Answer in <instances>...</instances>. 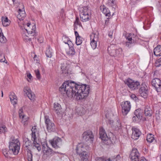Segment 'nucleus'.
I'll list each match as a JSON object with an SVG mask.
<instances>
[{
    "label": "nucleus",
    "mask_w": 161,
    "mask_h": 161,
    "mask_svg": "<svg viewBox=\"0 0 161 161\" xmlns=\"http://www.w3.org/2000/svg\"><path fill=\"white\" fill-rule=\"evenodd\" d=\"M100 9L106 16L110 17L111 15L110 12L108 8L104 5H101L100 7Z\"/></svg>",
    "instance_id": "4be33fe9"
},
{
    "label": "nucleus",
    "mask_w": 161,
    "mask_h": 161,
    "mask_svg": "<svg viewBox=\"0 0 161 161\" xmlns=\"http://www.w3.org/2000/svg\"><path fill=\"white\" fill-rule=\"evenodd\" d=\"M13 2L14 1V0H12Z\"/></svg>",
    "instance_id": "774afa93"
},
{
    "label": "nucleus",
    "mask_w": 161,
    "mask_h": 161,
    "mask_svg": "<svg viewBox=\"0 0 161 161\" xmlns=\"http://www.w3.org/2000/svg\"><path fill=\"white\" fill-rule=\"evenodd\" d=\"M78 154L80 158L82 161H88L89 155L86 151H83Z\"/></svg>",
    "instance_id": "5701e85b"
},
{
    "label": "nucleus",
    "mask_w": 161,
    "mask_h": 161,
    "mask_svg": "<svg viewBox=\"0 0 161 161\" xmlns=\"http://www.w3.org/2000/svg\"><path fill=\"white\" fill-rule=\"evenodd\" d=\"M136 116L138 119H141L143 115V111L141 109L139 108L136 110L134 112Z\"/></svg>",
    "instance_id": "a878e982"
},
{
    "label": "nucleus",
    "mask_w": 161,
    "mask_h": 161,
    "mask_svg": "<svg viewBox=\"0 0 161 161\" xmlns=\"http://www.w3.org/2000/svg\"><path fill=\"white\" fill-rule=\"evenodd\" d=\"M6 41V38L4 36L2 33H0V42H1L4 43Z\"/></svg>",
    "instance_id": "58836bf2"
},
{
    "label": "nucleus",
    "mask_w": 161,
    "mask_h": 161,
    "mask_svg": "<svg viewBox=\"0 0 161 161\" xmlns=\"http://www.w3.org/2000/svg\"><path fill=\"white\" fill-rule=\"evenodd\" d=\"M122 52V49L121 48H119L118 49H116L115 54L116 56L119 55Z\"/></svg>",
    "instance_id": "37998d69"
},
{
    "label": "nucleus",
    "mask_w": 161,
    "mask_h": 161,
    "mask_svg": "<svg viewBox=\"0 0 161 161\" xmlns=\"http://www.w3.org/2000/svg\"><path fill=\"white\" fill-rule=\"evenodd\" d=\"M122 108V113L124 115H126L130 109L131 104L129 101L122 102L121 104Z\"/></svg>",
    "instance_id": "6e6552de"
},
{
    "label": "nucleus",
    "mask_w": 161,
    "mask_h": 161,
    "mask_svg": "<svg viewBox=\"0 0 161 161\" xmlns=\"http://www.w3.org/2000/svg\"><path fill=\"white\" fill-rule=\"evenodd\" d=\"M158 63H159L157 65H156V66H159L161 65V58H159L158 61H157V62H156V64H158Z\"/></svg>",
    "instance_id": "3c124183"
},
{
    "label": "nucleus",
    "mask_w": 161,
    "mask_h": 161,
    "mask_svg": "<svg viewBox=\"0 0 161 161\" xmlns=\"http://www.w3.org/2000/svg\"><path fill=\"white\" fill-rule=\"evenodd\" d=\"M113 36V33L112 32L111 33L110 32L108 34V36L112 38Z\"/></svg>",
    "instance_id": "13d9d810"
},
{
    "label": "nucleus",
    "mask_w": 161,
    "mask_h": 161,
    "mask_svg": "<svg viewBox=\"0 0 161 161\" xmlns=\"http://www.w3.org/2000/svg\"><path fill=\"white\" fill-rule=\"evenodd\" d=\"M148 88L145 84L142 83L141 85V87L139 90L140 95L142 97L145 98L147 96Z\"/></svg>",
    "instance_id": "dca6fc26"
},
{
    "label": "nucleus",
    "mask_w": 161,
    "mask_h": 161,
    "mask_svg": "<svg viewBox=\"0 0 161 161\" xmlns=\"http://www.w3.org/2000/svg\"><path fill=\"white\" fill-rule=\"evenodd\" d=\"M9 98L11 103L14 106L17 103V97L14 93H11V94L9 95Z\"/></svg>",
    "instance_id": "393cba45"
},
{
    "label": "nucleus",
    "mask_w": 161,
    "mask_h": 161,
    "mask_svg": "<svg viewBox=\"0 0 161 161\" xmlns=\"http://www.w3.org/2000/svg\"><path fill=\"white\" fill-rule=\"evenodd\" d=\"M62 40L65 44H68L69 46L70 45H73L72 42L69 40V38L66 36H63Z\"/></svg>",
    "instance_id": "72a5a7b5"
},
{
    "label": "nucleus",
    "mask_w": 161,
    "mask_h": 161,
    "mask_svg": "<svg viewBox=\"0 0 161 161\" xmlns=\"http://www.w3.org/2000/svg\"><path fill=\"white\" fill-rule=\"evenodd\" d=\"M99 135L100 138L103 141L105 142L107 141L106 144H109L110 142V140L109 138L107 136V134L105 132V130L103 127H101L99 129Z\"/></svg>",
    "instance_id": "9b49d317"
},
{
    "label": "nucleus",
    "mask_w": 161,
    "mask_h": 161,
    "mask_svg": "<svg viewBox=\"0 0 161 161\" xmlns=\"http://www.w3.org/2000/svg\"><path fill=\"white\" fill-rule=\"evenodd\" d=\"M108 4L114 9L116 7V2L115 0H108Z\"/></svg>",
    "instance_id": "7c9ffc66"
},
{
    "label": "nucleus",
    "mask_w": 161,
    "mask_h": 161,
    "mask_svg": "<svg viewBox=\"0 0 161 161\" xmlns=\"http://www.w3.org/2000/svg\"><path fill=\"white\" fill-rule=\"evenodd\" d=\"M18 14L17 15V17L20 21L21 20H23L25 17L26 14L25 11L24 10H21L20 9H19L18 11Z\"/></svg>",
    "instance_id": "b1692460"
},
{
    "label": "nucleus",
    "mask_w": 161,
    "mask_h": 161,
    "mask_svg": "<svg viewBox=\"0 0 161 161\" xmlns=\"http://www.w3.org/2000/svg\"><path fill=\"white\" fill-rule=\"evenodd\" d=\"M85 145L83 143H80L78 144L76 149L77 153L78 154L83 151H85Z\"/></svg>",
    "instance_id": "412c9836"
},
{
    "label": "nucleus",
    "mask_w": 161,
    "mask_h": 161,
    "mask_svg": "<svg viewBox=\"0 0 161 161\" xmlns=\"http://www.w3.org/2000/svg\"><path fill=\"white\" fill-rule=\"evenodd\" d=\"M73 45H70L69 46V48L66 50V53L69 55H73L75 54V52Z\"/></svg>",
    "instance_id": "bb28decb"
},
{
    "label": "nucleus",
    "mask_w": 161,
    "mask_h": 161,
    "mask_svg": "<svg viewBox=\"0 0 161 161\" xmlns=\"http://www.w3.org/2000/svg\"><path fill=\"white\" fill-rule=\"evenodd\" d=\"M19 114L20 118L23 119L24 118L25 115L23 114V110L22 108L19 109Z\"/></svg>",
    "instance_id": "a19ab883"
},
{
    "label": "nucleus",
    "mask_w": 161,
    "mask_h": 161,
    "mask_svg": "<svg viewBox=\"0 0 161 161\" xmlns=\"http://www.w3.org/2000/svg\"><path fill=\"white\" fill-rule=\"evenodd\" d=\"M127 39H128V42H131V43H133L134 42V40L132 39V38L131 37H130V36H128Z\"/></svg>",
    "instance_id": "09e8293b"
},
{
    "label": "nucleus",
    "mask_w": 161,
    "mask_h": 161,
    "mask_svg": "<svg viewBox=\"0 0 161 161\" xmlns=\"http://www.w3.org/2000/svg\"><path fill=\"white\" fill-rule=\"evenodd\" d=\"M83 139L86 141L92 142L93 139V136L92 132L90 130H87L84 132L82 135Z\"/></svg>",
    "instance_id": "9d476101"
},
{
    "label": "nucleus",
    "mask_w": 161,
    "mask_h": 161,
    "mask_svg": "<svg viewBox=\"0 0 161 161\" xmlns=\"http://www.w3.org/2000/svg\"><path fill=\"white\" fill-rule=\"evenodd\" d=\"M153 53L154 54L157 56H161V46L158 45L153 50Z\"/></svg>",
    "instance_id": "cd10ccee"
},
{
    "label": "nucleus",
    "mask_w": 161,
    "mask_h": 161,
    "mask_svg": "<svg viewBox=\"0 0 161 161\" xmlns=\"http://www.w3.org/2000/svg\"><path fill=\"white\" fill-rule=\"evenodd\" d=\"M147 140L149 143L153 142L154 140V135L152 134H148L147 137Z\"/></svg>",
    "instance_id": "2f4dec72"
},
{
    "label": "nucleus",
    "mask_w": 161,
    "mask_h": 161,
    "mask_svg": "<svg viewBox=\"0 0 161 161\" xmlns=\"http://www.w3.org/2000/svg\"><path fill=\"white\" fill-rule=\"evenodd\" d=\"M25 28L27 31L28 35L25 33L23 34V37L24 41L26 42L31 41V36H33L36 34V26L35 25H31L29 23L24 25Z\"/></svg>",
    "instance_id": "f03ea898"
},
{
    "label": "nucleus",
    "mask_w": 161,
    "mask_h": 161,
    "mask_svg": "<svg viewBox=\"0 0 161 161\" xmlns=\"http://www.w3.org/2000/svg\"><path fill=\"white\" fill-rule=\"evenodd\" d=\"M136 116H134L133 117L132 119H133V120L134 121L136 120Z\"/></svg>",
    "instance_id": "680f3d73"
},
{
    "label": "nucleus",
    "mask_w": 161,
    "mask_h": 161,
    "mask_svg": "<svg viewBox=\"0 0 161 161\" xmlns=\"http://www.w3.org/2000/svg\"><path fill=\"white\" fill-rule=\"evenodd\" d=\"M34 61L36 62V63H39L40 62L39 59L37 57V55L36 54L34 55L33 58Z\"/></svg>",
    "instance_id": "49530a36"
},
{
    "label": "nucleus",
    "mask_w": 161,
    "mask_h": 161,
    "mask_svg": "<svg viewBox=\"0 0 161 161\" xmlns=\"http://www.w3.org/2000/svg\"><path fill=\"white\" fill-rule=\"evenodd\" d=\"M107 123L109 124L110 125H112L113 123V121L112 120L108 119L107 121Z\"/></svg>",
    "instance_id": "5fc2aeb1"
},
{
    "label": "nucleus",
    "mask_w": 161,
    "mask_h": 161,
    "mask_svg": "<svg viewBox=\"0 0 161 161\" xmlns=\"http://www.w3.org/2000/svg\"><path fill=\"white\" fill-rule=\"evenodd\" d=\"M125 83L132 90L137 89L140 85L138 82H135L130 79H128L126 81Z\"/></svg>",
    "instance_id": "1a4fd4ad"
},
{
    "label": "nucleus",
    "mask_w": 161,
    "mask_h": 161,
    "mask_svg": "<svg viewBox=\"0 0 161 161\" xmlns=\"http://www.w3.org/2000/svg\"><path fill=\"white\" fill-rule=\"evenodd\" d=\"M46 54L47 57L51 58L52 56V52L51 50L49 48L47 49L46 52Z\"/></svg>",
    "instance_id": "4c0bfd02"
},
{
    "label": "nucleus",
    "mask_w": 161,
    "mask_h": 161,
    "mask_svg": "<svg viewBox=\"0 0 161 161\" xmlns=\"http://www.w3.org/2000/svg\"><path fill=\"white\" fill-rule=\"evenodd\" d=\"M116 46L114 45H112L108 47V50L109 54L110 56L113 57L116 56Z\"/></svg>",
    "instance_id": "aec40b11"
},
{
    "label": "nucleus",
    "mask_w": 161,
    "mask_h": 161,
    "mask_svg": "<svg viewBox=\"0 0 161 161\" xmlns=\"http://www.w3.org/2000/svg\"><path fill=\"white\" fill-rule=\"evenodd\" d=\"M28 81H30V80H28Z\"/></svg>",
    "instance_id": "69168bd1"
},
{
    "label": "nucleus",
    "mask_w": 161,
    "mask_h": 161,
    "mask_svg": "<svg viewBox=\"0 0 161 161\" xmlns=\"http://www.w3.org/2000/svg\"><path fill=\"white\" fill-rule=\"evenodd\" d=\"M31 144V143L30 142H29V141H26L25 142V146L27 148V149H28V146H30Z\"/></svg>",
    "instance_id": "8fccbe9b"
},
{
    "label": "nucleus",
    "mask_w": 161,
    "mask_h": 161,
    "mask_svg": "<svg viewBox=\"0 0 161 161\" xmlns=\"http://www.w3.org/2000/svg\"><path fill=\"white\" fill-rule=\"evenodd\" d=\"M91 42L90 44L93 49H95L97 47V42L99 41L98 34L93 33L90 35Z\"/></svg>",
    "instance_id": "423d86ee"
},
{
    "label": "nucleus",
    "mask_w": 161,
    "mask_h": 161,
    "mask_svg": "<svg viewBox=\"0 0 161 161\" xmlns=\"http://www.w3.org/2000/svg\"><path fill=\"white\" fill-rule=\"evenodd\" d=\"M76 113H77L78 114L80 115H82L84 113V109L82 107L77 108L76 109Z\"/></svg>",
    "instance_id": "473e14b6"
},
{
    "label": "nucleus",
    "mask_w": 161,
    "mask_h": 161,
    "mask_svg": "<svg viewBox=\"0 0 161 161\" xmlns=\"http://www.w3.org/2000/svg\"><path fill=\"white\" fill-rule=\"evenodd\" d=\"M3 91H2V97H3Z\"/></svg>",
    "instance_id": "e2e57ef3"
},
{
    "label": "nucleus",
    "mask_w": 161,
    "mask_h": 161,
    "mask_svg": "<svg viewBox=\"0 0 161 161\" xmlns=\"http://www.w3.org/2000/svg\"><path fill=\"white\" fill-rule=\"evenodd\" d=\"M152 84L158 92H161V81L158 78L153 79L152 81Z\"/></svg>",
    "instance_id": "ddd939ff"
},
{
    "label": "nucleus",
    "mask_w": 161,
    "mask_h": 161,
    "mask_svg": "<svg viewBox=\"0 0 161 161\" xmlns=\"http://www.w3.org/2000/svg\"><path fill=\"white\" fill-rule=\"evenodd\" d=\"M75 35L76 36V38L77 37L80 36L79 35L78 32L77 31H75Z\"/></svg>",
    "instance_id": "6e6d98bb"
},
{
    "label": "nucleus",
    "mask_w": 161,
    "mask_h": 161,
    "mask_svg": "<svg viewBox=\"0 0 161 161\" xmlns=\"http://www.w3.org/2000/svg\"><path fill=\"white\" fill-rule=\"evenodd\" d=\"M42 150L44 155L47 156H49L53 155L55 152H54L51 148L48 147L47 144L42 145Z\"/></svg>",
    "instance_id": "4468645a"
},
{
    "label": "nucleus",
    "mask_w": 161,
    "mask_h": 161,
    "mask_svg": "<svg viewBox=\"0 0 161 161\" xmlns=\"http://www.w3.org/2000/svg\"><path fill=\"white\" fill-rule=\"evenodd\" d=\"M27 77L30 80H31V78H32V76L30 74H28L27 75Z\"/></svg>",
    "instance_id": "4d7b16f0"
},
{
    "label": "nucleus",
    "mask_w": 161,
    "mask_h": 161,
    "mask_svg": "<svg viewBox=\"0 0 161 161\" xmlns=\"http://www.w3.org/2000/svg\"><path fill=\"white\" fill-rule=\"evenodd\" d=\"M89 90V85H77L69 81L64 82L59 88L61 94L66 95L69 97H75L77 100L86 98L88 95Z\"/></svg>",
    "instance_id": "f257e3e1"
},
{
    "label": "nucleus",
    "mask_w": 161,
    "mask_h": 161,
    "mask_svg": "<svg viewBox=\"0 0 161 161\" xmlns=\"http://www.w3.org/2000/svg\"><path fill=\"white\" fill-rule=\"evenodd\" d=\"M53 110L58 116H60L62 114V108L61 105L58 103L53 104Z\"/></svg>",
    "instance_id": "6ab92c4d"
},
{
    "label": "nucleus",
    "mask_w": 161,
    "mask_h": 161,
    "mask_svg": "<svg viewBox=\"0 0 161 161\" xmlns=\"http://www.w3.org/2000/svg\"><path fill=\"white\" fill-rule=\"evenodd\" d=\"M27 158L28 161H32V154L29 150L27 151Z\"/></svg>",
    "instance_id": "c9c22d12"
},
{
    "label": "nucleus",
    "mask_w": 161,
    "mask_h": 161,
    "mask_svg": "<svg viewBox=\"0 0 161 161\" xmlns=\"http://www.w3.org/2000/svg\"><path fill=\"white\" fill-rule=\"evenodd\" d=\"M50 143L52 147L56 149L60 148L63 145L62 140L57 137H54Z\"/></svg>",
    "instance_id": "0eeeda50"
},
{
    "label": "nucleus",
    "mask_w": 161,
    "mask_h": 161,
    "mask_svg": "<svg viewBox=\"0 0 161 161\" xmlns=\"http://www.w3.org/2000/svg\"><path fill=\"white\" fill-rule=\"evenodd\" d=\"M60 15L62 18H64L65 15L64 10L63 9H62L61 10V11L60 13Z\"/></svg>",
    "instance_id": "de8ad7c7"
},
{
    "label": "nucleus",
    "mask_w": 161,
    "mask_h": 161,
    "mask_svg": "<svg viewBox=\"0 0 161 161\" xmlns=\"http://www.w3.org/2000/svg\"><path fill=\"white\" fill-rule=\"evenodd\" d=\"M79 11L81 20L83 22L88 21L91 17V12L88 7H84L80 8Z\"/></svg>",
    "instance_id": "20e7f679"
},
{
    "label": "nucleus",
    "mask_w": 161,
    "mask_h": 161,
    "mask_svg": "<svg viewBox=\"0 0 161 161\" xmlns=\"http://www.w3.org/2000/svg\"><path fill=\"white\" fill-rule=\"evenodd\" d=\"M133 43H131V42H126L125 45L127 47H131V46H130V45Z\"/></svg>",
    "instance_id": "603ef678"
},
{
    "label": "nucleus",
    "mask_w": 161,
    "mask_h": 161,
    "mask_svg": "<svg viewBox=\"0 0 161 161\" xmlns=\"http://www.w3.org/2000/svg\"><path fill=\"white\" fill-rule=\"evenodd\" d=\"M132 133L131 136V138L134 140H136L138 139L141 134V132L139 129L135 127L132 128Z\"/></svg>",
    "instance_id": "a211bd4d"
},
{
    "label": "nucleus",
    "mask_w": 161,
    "mask_h": 161,
    "mask_svg": "<svg viewBox=\"0 0 161 161\" xmlns=\"http://www.w3.org/2000/svg\"><path fill=\"white\" fill-rule=\"evenodd\" d=\"M31 131V140L33 142L32 146L33 148H36L39 152L41 151V148L40 144L37 142V140L39 137V131L35 126L32 127Z\"/></svg>",
    "instance_id": "7ed1b4c3"
},
{
    "label": "nucleus",
    "mask_w": 161,
    "mask_h": 161,
    "mask_svg": "<svg viewBox=\"0 0 161 161\" xmlns=\"http://www.w3.org/2000/svg\"><path fill=\"white\" fill-rule=\"evenodd\" d=\"M24 91L31 100L34 101L35 100V95L31 91L28 87L26 86L25 87Z\"/></svg>",
    "instance_id": "f3484780"
},
{
    "label": "nucleus",
    "mask_w": 161,
    "mask_h": 161,
    "mask_svg": "<svg viewBox=\"0 0 161 161\" xmlns=\"http://www.w3.org/2000/svg\"><path fill=\"white\" fill-rule=\"evenodd\" d=\"M140 155L137 149H133L131 152L130 158L131 161H139Z\"/></svg>",
    "instance_id": "f8f14e48"
},
{
    "label": "nucleus",
    "mask_w": 161,
    "mask_h": 161,
    "mask_svg": "<svg viewBox=\"0 0 161 161\" xmlns=\"http://www.w3.org/2000/svg\"><path fill=\"white\" fill-rule=\"evenodd\" d=\"M77 25H79L80 26H81V23L80 21L79 18L78 17H76L75 20L74 22V30L77 29Z\"/></svg>",
    "instance_id": "f704fd0d"
},
{
    "label": "nucleus",
    "mask_w": 161,
    "mask_h": 161,
    "mask_svg": "<svg viewBox=\"0 0 161 161\" xmlns=\"http://www.w3.org/2000/svg\"><path fill=\"white\" fill-rule=\"evenodd\" d=\"M106 117H107V114H106Z\"/></svg>",
    "instance_id": "338daca9"
},
{
    "label": "nucleus",
    "mask_w": 161,
    "mask_h": 161,
    "mask_svg": "<svg viewBox=\"0 0 161 161\" xmlns=\"http://www.w3.org/2000/svg\"><path fill=\"white\" fill-rule=\"evenodd\" d=\"M2 21L3 25L4 26H8L10 23V21L8 19L7 17H2Z\"/></svg>",
    "instance_id": "c756f323"
},
{
    "label": "nucleus",
    "mask_w": 161,
    "mask_h": 161,
    "mask_svg": "<svg viewBox=\"0 0 161 161\" xmlns=\"http://www.w3.org/2000/svg\"><path fill=\"white\" fill-rule=\"evenodd\" d=\"M7 128L5 126L0 127V133H5L7 131Z\"/></svg>",
    "instance_id": "ea45409f"
},
{
    "label": "nucleus",
    "mask_w": 161,
    "mask_h": 161,
    "mask_svg": "<svg viewBox=\"0 0 161 161\" xmlns=\"http://www.w3.org/2000/svg\"><path fill=\"white\" fill-rule=\"evenodd\" d=\"M152 111L151 108L148 106L145 107L144 109V114L146 116L150 117L152 115Z\"/></svg>",
    "instance_id": "c85d7f7f"
},
{
    "label": "nucleus",
    "mask_w": 161,
    "mask_h": 161,
    "mask_svg": "<svg viewBox=\"0 0 161 161\" xmlns=\"http://www.w3.org/2000/svg\"><path fill=\"white\" fill-rule=\"evenodd\" d=\"M35 72L37 78L38 79H40L41 78V75L39 70L38 69L35 70Z\"/></svg>",
    "instance_id": "79ce46f5"
},
{
    "label": "nucleus",
    "mask_w": 161,
    "mask_h": 161,
    "mask_svg": "<svg viewBox=\"0 0 161 161\" xmlns=\"http://www.w3.org/2000/svg\"><path fill=\"white\" fill-rule=\"evenodd\" d=\"M121 158V156L119 155H118L116 156V158L118 159H119Z\"/></svg>",
    "instance_id": "052dcab7"
},
{
    "label": "nucleus",
    "mask_w": 161,
    "mask_h": 161,
    "mask_svg": "<svg viewBox=\"0 0 161 161\" xmlns=\"http://www.w3.org/2000/svg\"><path fill=\"white\" fill-rule=\"evenodd\" d=\"M140 161H147V160L144 158H142Z\"/></svg>",
    "instance_id": "bf43d9fd"
},
{
    "label": "nucleus",
    "mask_w": 161,
    "mask_h": 161,
    "mask_svg": "<svg viewBox=\"0 0 161 161\" xmlns=\"http://www.w3.org/2000/svg\"><path fill=\"white\" fill-rule=\"evenodd\" d=\"M45 123L47 126V128L48 132H51L53 131L54 129V124L48 118L45 117Z\"/></svg>",
    "instance_id": "2eb2a0df"
},
{
    "label": "nucleus",
    "mask_w": 161,
    "mask_h": 161,
    "mask_svg": "<svg viewBox=\"0 0 161 161\" xmlns=\"http://www.w3.org/2000/svg\"><path fill=\"white\" fill-rule=\"evenodd\" d=\"M3 153L4 156L7 158H8L9 156V154L8 153V151L5 149H3Z\"/></svg>",
    "instance_id": "c03bdc74"
},
{
    "label": "nucleus",
    "mask_w": 161,
    "mask_h": 161,
    "mask_svg": "<svg viewBox=\"0 0 161 161\" xmlns=\"http://www.w3.org/2000/svg\"><path fill=\"white\" fill-rule=\"evenodd\" d=\"M82 42V38L81 36L76 38V43L77 45H80Z\"/></svg>",
    "instance_id": "e433bc0d"
},
{
    "label": "nucleus",
    "mask_w": 161,
    "mask_h": 161,
    "mask_svg": "<svg viewBox=\"0 0 161 161\" xmlns=\"http://www.w3.org/2000/svg\"><path fill=\"white\" fill-rule=\"evenodd\" d=\"M130 97L132 99H133L134 100H136L137 98L136 96L134 94H132L131 95Z\"/></svg>",
    "instance_id": "864d4df0"
},
{
    "label": "nucleus",
    "mask_w": 161,
    "mask_h": 161,
    "mask_svg": "<svg viewBox=\"0 0 161 161\" xmlns=\"http://www.w3.org/2000/svg\"><path fill=\"white\" fill-rule=\"evenodd\" d=\"M20 143L18 139H14L9 142V150L10 153L14 155L18 154L20 149Z\"/></svg>",
    "instance_id": "39448f33"
},
{
    "label": "nucleus",
    "mask_w": 161,
    "mask_h": 161,
    "mask_svg": "<svg viewBox=\"0 0 161 161\" xmlns=\"http://www.w3.org/2000/svg\"><path fill=\"white\" fill-rule=\"evenodd\" d=\"M18 24H19V25L20 26V25L19 24V23H20L19 22V21H18Z\"/></svg>",
    "instance_id": "0e129e2a"
},
{
    "label": "nucleus",
    "mask_w": 161,
    "mask_h": 161,
    "mask_svg": "<svg viewBox=\"0 0 161 161\" xmlns=\"http://www.w3.org/2000/svg\"><path fill=\"white\" fill-rule=\"evenodd\" d=\"M0 61L1 62H5L6 64L7 63L5 57L2 56L1 55H0Z\"/></svg>",
    "instance_id": "a18cd8bd"
}]
</instances>
